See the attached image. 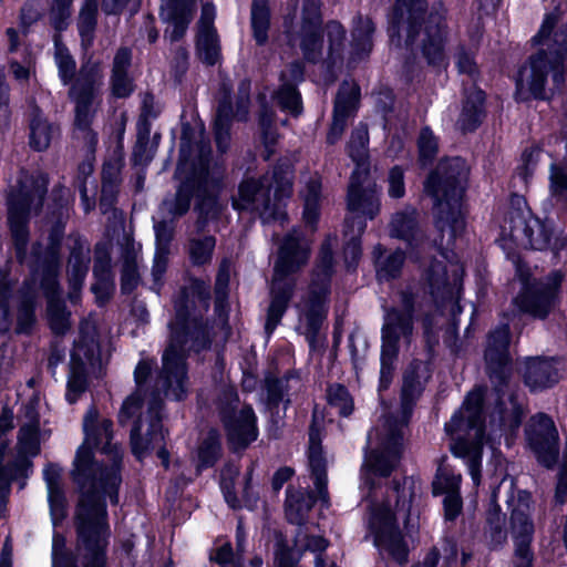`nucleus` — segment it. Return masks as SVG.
Listing matches in <instances>:
<instances>
[{
	"instance_id": "obj_28",
	"label": "nucleus",
	"mask_w": 567,
	"mask_h": 567,
	"mask_svg": "<svg viewBox=\"0 0 567 567\" xmlns=\"http://www.w3.org/2000/svg\"><path fill=\"white\" fill-rule=\"evenodd\" d=\"M463 268L456 262L449 261L443 265L442 261H434L425 270V280L427 281L431 293L451 292L461 282Z\"/></svg>"
},
{
	"instance_id": "obj_46",
	"label": "nucleus",
	"mask_w": 567,
	"mask_h": 567,
	"mask_svg": "<svg viewBox=\"0 0 567 567\" xmlns=\"http://www.w3.org/2000/svg\"><path fill=\"white\" fill-rule=\"evenodd\" d=\"M230 127V106L228 104L219 105L215 120L216 143L220 151L225 152L229 146Z\"/></svg>"
},
{
	"instance_id": "obj_26",
	"label": "nucleus",
	"mask_w": 567,
	"mask_h": 567,
	"mask_svg": "<svg viewBox=\"0 0 567 567\" xmlns=\"http://www.w3.org/2000/svg\"><path fill=\"white\" fill-rule=\"evenodd\" d=\"M359 97V90L354 84L343 83L338 92L333 121L328 134V142L333 144L342 135L347 118L355 111Z\"/></svg>"
},
{
	"instance_id": "obj_14",
	"label": "nucleus",
	"mask_w": 567,
	"mask_h": 567,
	"mask_svg": "<svg viewBox=\"0 0 567 567\" xmlns=\"http://www.w3.org/2000/svg\"><path fill=\"white\" fill-rule=\"evenodd\" d=\"M333 240L328 239L321 247L320 265L317 267L307 295L298 303L300 322L315 334L327 316L328 282L332 269Z\"/></svg>"
},
{
	"instance_id": "obj_62",
	"label": "nucleus",
	"mask_w": 567,
	"mask_h": 567,
	"mask_svg": "<svg viewBox=\"0 0 567 567\" xmlns=\"http://www.w3.org/2000/svg\"><path fill=\"white\" fill-rule=\"evenodd\" d=\"M86 275V267L78 261L75 265H73L71 274H70V286L72 288V292L70 293V299L72 302H75L78 299V291L82 287L83 280Z\"/></svg>"
},
{
	"instance_id": "obj_7",
	"label": "nucleus",
	"mask_w": 567,
	"mask_h": 567,
	"mask_svg": "<svg viewBox=\"0 0 567 567\" xmlns=\"http://www.w3.org/2000/svg\"><path fill=\"white\" fill-rule=\"evenodd\" d=\"M467 167L461 158L441 163L425 183V192L434 198L436 227L447 233L449 241L465 226L461 200L465 188Z\"/></svg>"
},
{
	"instance_id": "obj_63",
	"label": "nucleus",
	"mask_w": 567,
	"mask_h": 567,
	"mask_svg": "<svg viewBox=\"0 0 567 567\" xmlns=\"http://www.w3.org/2000/svg\"><path fill=\"white\" fill-rule=\"evenodd\" d=\"M444 509L447 519H454L461 512L462 501L458 492L444 493Z\"/></svg>"
},
{
	"instance_id": "obj_41",
	"label": "nucleus",
	"mask_w": 567,
	"mask_h": 567,
	"mask_svg": "<svg viewBox=\"0 0 567 567\" xmlns=\"http://www.w3.org/2000/svg\"><path fill=\"white\" fill-rule=\"evenodd\" d=\"M321 184L317 176L309 179L303 192L305 209L303 219L312 226L319 217V198H320Z\"/></svg>"
},
{
	"instance_id": "obj_60",
	"label": "nucleus",
	"mask_w": 567,
	"mask_h": 567,
	"mask_svg": "<svg viewBox=\"0 0 567 567\" xmlns=\"http://www.w3.org/2000/svg\"><path fill=\"white\" fill-rule=\"evenodd\" d=\"M167 262L168 249L166 247L157 248L152 268V275L157 287L161 285L162 277L166 271Z\"/></svg>"
},
{
	"instance_id": "obj_42",
	"label": "nucleus",
	"mask_w": 567,
	"mask_h": 567,
	"mask_svg": "<svg viewBox=\"0 0 567 567\" xmlns=\"http://www.w3.org/2000/svg\"><path fill=\"white\" fill-rule=\"evenodd\" d=\"M220 454L219 435L215 430H210L202 440L197 451V468L212 466Z\"/></svg>"
},
{
	"instance_id": "obj_34",
	"label": "nucleus",
	"mask_w": 567,
	"mask_h": 567,
	"mask_svg": "<svg viewBox=\"0 0 567 567\" xmlns=\"http://www.w3.org/2000/svg\"><path fill=\"white\" fill-rule=\"evenodd\" d=\"M374 25L369 18L359 17L354 22L351 41V59L358 61L365 58L372 50Z\"/></svg>"
},
{
	"instance_id": "obj_9",
	"label": "nucleus",
	"mask_w": 567,
	"mask_h": 567,
	"mask_svg": "<svg viewBox=\"0 0 567 567\" xmlns=\"http://www.w3.org/2000/svg\"><path fill=\"white\" fill-rule=\"evenodd\" d=\"M292 192L291 172L288 166L275 169L261 179H249L239 186L238 198L234 200L237 209H251L259 213L264 221L284 220L286 213L282 200Z\"/></svg>"
},
{
	"instance_id": "obj_53",
	"label": "nucleus",
	"mask_w": 567,
	"mask_h": 567,
	"mask_svg": "<svg viewBox=\"0 0 567 567\" xmlns=\"http://www.w3.org/2000/svg\"><path fill=\"white\" fill-rule=\"evenodd\" d=\"M326 37L328 41L329 55L333 56L334 54H338L342 48L346 37L343 27L337 21H330L326 25Z\"/></svg>"
},
{
	"instance_id": "obj_1",
	"label": "nucleus",
	"mask_w": 567,
	"mask_h": 567,
	"mask_svg": "<svg viewBox=\"0 0 567 567\" xmlns=\"http://www.w3.org/2000/svg\"><path fill=\"white\" fill-rule=\"evenodd\" d=\"M111 421L101 419L95 409L84 416L85 440L78 449L73 478L80 488L75 514L78 545L73 561L63 553L64 539L53 538V567H105L109 525L103 496L117 502L121 483L122 449L112 443Z\"/></svg>"
},
{
	"instance_id": "obj_40",
	"label": "nucleus",
	"mask_w": 567,
	"mask_h": 567,
	"mask_svg": "<svg viewBox=\"0 0 567 567\" xmlns=\"http://www.w3.org/2000/svg\"><path fill=\"white\" fill-rule=\"evenodd\" d=\"M216 240L210 235H197L189 239L188 256L192 264L202 266L210 262Z\"/></svg>"
},
{
	"instance_id": "obj_35",
	"label": "nucleus",
	"mask_w": 567,
	"mask_h": 567,
	"mask_svg": "<svg viewBox=\"0 0 567 567\" xmlns=\"http://www.w3.org/2000/svg\"><path fill=\"white\" fill-rule=\"evenodd\" d=\"M315 503L313 496L306 491H287L286 516L290 523L301 525Z\"/></svg>"
},
{
	"instance_id": "obj_48",
	"label": "nucleus",
	"mask_w": 567,
	"mask_h": 567,
	"mask_svg": "<svg viewBox=\"0 0 567 567\" xmlns=\"http://www.w3.org/2000/svg\"><path fill=\"white\" fill-rule=\"evenodd\" d=\"M365 225L363 220L351 221L350 227H346V236L349 240L344 248L346 261L349 265L355 264L361 255L360 241L358 237L363 233Z\"/></svg>"
},
{
	"instance_id": "obj_55",
	"label": "nucleus",
	"mask_w": 567,
	"mask_h": 567,
	"mask_svg": "<svg viewBox=\"0 0 567 567\" xmlns=\"http://www.w3.org/2000/svg\"><path fill=\"white\" fill-rule=\"evenodd\" d=\"M73 0H53L50 19L56 30H62L70 17Z\"/></svg>"
},
{
	"instance_id": "obj_59",
	"label": "nucleus",
	"mask_w": 567,
	"mask_h": 567,
	"mask_svg": "<svg viewBox=\"0 0 567 567\" xmlns=\"http://www.w3.org/2000/svg\"><path fill=\"white\" fill-rule=\"evenodd\" d=\"M32 64L33 62L30 55L24 56L21 62L11 60L10 71L17 81L23 83L27 82L31 76Z\"/></svg>"
},
{
	"instance_id": "obj_36",
	"label": "nucleus",
	"mask_w": 567,
	"mask_h": 567,
	"mask_svg": "<svg viewBox=\"0 0 567 567\" xmlns=\"http://www.w3.org/2000/svg\"><path fill=\"white\" fill-rule=\"evenodd\" d=\"M484 93L481 90H473L466 97L458 125L463 131H472L477 127L483 117Z\"/></svg>"
},
{
	"instance_id": "obj_18",
	"label": "nucleus",
	"mask_w": 567,
	"mask_h": 567,
	"mask_svg": "<svg viewBox=\"0 0 567 567\" xmlns=\"http://www.w3.org/2000/svg\"><path fill=\"white\" fill-rule=\"evenodd\" d=\"M319 24L318 0H306L299 19L293 13L292 17L288 16L285 20V25L291 38L295 35L300 38V45L308 60L317 59L323 45V40L318 32Z\"/></svg>"
},
{
	"instance_id": "obj_50",
	"label": "nucleus",
	"mask_w": 567,
	"mask_h": 567,
	"mask_svg": "<svg viewBox=\"0 0 567 567\" xmlns=\"http://www.w3.org/2000/svg\"><path fill=\"white\" fill-rule=\"evenodd\" d=\"M328 402L343 416L350 415L353 411V400L348 390L340 384H334L329 388Z\"/></svg>"
},
{
	"instance_id": "obj_5",
	"label": "nucleus",
	"mask_w": 567,
	"mask_h": 567,
	"mask_svg": "<svg viewBox=\"0 0 567 567\" xmlns=\"http://www.w3.org/2000/svg\"><path fill=\"white\" fill-rule=\"evenodd\" d=\"M420 370H424L422 363L413 365L404 375L400 420L385 419L369 433L368 447L371 453L365 457V467L373 475H389L399 462L403 449V427L409 421L412 403L422 390Z\"/></svg>"
},
{
	"instance_id": "obj_47",
	"label": "nucleus",
	"mask_w": 567,
	"mask_h": 567,
	"mask_svg": "<svg viewBox=\"0 0 567 567\" xmlns=\"http://www.w3.org/2000/svg\"><path fill=\"white\" fill-rule=\"evenodd\" d=\"M19 451L24 455L34 456L40 451L39 425L37 422H30L20 429Z\"/></svg>"
},
{
	"instance_id": "obj_12",
	"label": "nucleus",
	"mask_w": 567,
	"mask_h": 567,
	"mask_svg": "<svg viewBox=\"0 0 567 567\" xmlns=\"http://www.w3.org/2000/svg\"><path fill=\"white\" fill-rule=\"evenodd\" d=\"M482 403L483 392L481 390L470 392L463 406L453 415L445 426L446 431L450 433L468 430L471 441L460 439L454 443L452 450L456 456L466 460L470 474L476 486L481 482L480 464L484 435L481 419Z\"/></svg>"
},
{
	"instance_id": "obj_61",
	"label": "nucleus",
	"mask_w": 567,
	"mask_h": 567,
	"mask_svg": "<svg viewBox=\"0 0 567 567\" xmlns=\"http://www.w3.org/2000/svg\"><path fill=\"white\" fill-rule=\"evenodd\" d=\"M138 282L137 266L135 261L126 260L122 270V289L131 292Z\"/></svg>"
},
{
	"instance_id": "obj_15",
	"label": "nucleus",
	"mask_w": 567,
	"mask_h": 567,
	"mask_svg": "<svg viewBox=\"0 0 567 567\" xmlns=\"http://www.w3.org/2000/svg\"><path fill=\"white\" fill-rule=\"evenodd\" d=\"M412 306L406 302L404 309H392L385 316L382 329V352L379 391L386 390L392 382L394 361L401 344L410 343L412 326Z\"/></svg>"
},
{
	"instance_id": "obj_8",
	"label": "nucleus",
	"mask_w": 567,
	"mask_h": 567,
	"mask_svg": "<svg viewBox=\"0 0 567 567\" xmlns=\"http://www.w3.org/2000/svg\"><path fill=\"white\" fill-rule=\"evenodd\" d=\"M411 497L408 480L402 486L390 489L385 499L379 501L377 491L367 497L370 502L368 526L374 536V544L401 564L408 559V546L399 529L398 516L409 509Z\"/></svg>"
},
{
	"instance_id": "obj_33",
	"label": "nucleus",
	"mask_w": 567,
	"mask_h": 567,
	"mask_svg": "<svg viewBox=\"0 0 567 567\" xmlns=\"http://www.w3.org/2000/svg\"><path fill=\"white\" fill-rule=\"evenodd\" d=\"M309 465L315 476V485L319 498L323 502H327L326 465L321 454L319 436L313 426L311 427L309 434Z\"/></svg>"
},
{
	"instance_id": "obj_17",
	"label": "nucleus",
	"mask_w": 567,
	"mask_h": 567,
	"mask_svg": "<svg viewBox=\"0 0 567 567\" xmlns=\"http://www.w3.org/2000/svg\"><path fill=\"white\" fill-rule=\"evenodd\" d=\"M102 78L100 63L87 61L81 68L79 78L71 89V95L75 101V124L81 130H86L91 123Z\"/></svg>"
},
{
	"instance_id": "obj_16",
	"label": "nucleus",
	"mask_w": 567,
	"mask_h": 567,
	"mask_svg": "<svg viewBox=\"0 0 567 567\" xmlns=\"http://www.w3.org/2000/svg\"><path fill=\"white\" fill-rule=\"evenodd\" d=\"M503 240H513L517 246L545 249L549 243V233L544 224L527 207L512 208L501 225Z\"/></svg>"
},
{
	"instance_id": "obj_54",
	"label": "nucleus",
	"mask_w": 567,
	"mask_h": 567,
	"mask_svg": "<svg viewBox=\"0 0 567 567\" xmlns=\"http://www.w3.org/2000/svg\"><path fill=\"white\" fill-rule=\"evenodd\" d=\"M417 145L420 151V158L423 163L431 161L435 156L437 151V143L433 133L429 128L421 131Z\"/></svg>"
},
{
	"instance_id": "obj_6",
	"label": "nucleus",
	"mask_w": 567,
	"mask_h": 567,
	"mask_svg": "<svg viewBox=\"0 0 567 567\" xmlns=\"http://www.w3.org/2000/svg\"><path fill=\"white\" fill-rule=\"evenodd\" d=\"M175 302V319L169 323V342L163 354V368L157 379V390L166 396L182 400L187 391L185 368L186 349L195 347L200 329L196 318H190L188 295Z\"/></svg>"
},
{
	"instance_id": "obj_13",
	"label": "nucleus",
	"mask_w": 567,
	"mask_h": 567,
	"mask_svg": "<svg viewBox=\"0 0 567 567\" xmlns=\"http://www.w3.org/2000/svg\"><path fill=\"white\" fill-rule=\"evenodd\" d=\"M516 274L523 286L515 299L516 305L534 318L545 319L559 302L564 275L555 270L532 281L530 269L520 261L516 262Z\"/></svg>"
},
{
	"instance_id": "obj_10",
	"label": "nucleus",
	"mask_w": 567,
	"mask_h": 567,
	"mask_svg": "<svg viewBox=\"0 0 567 567\" xmlns=\"http://www.w3.org/2000/svg\"><path fill=\"white\" fill-rule=\"evenodd\" d=\"M309 244L298 233L286 237L279 248L271 285L272 300L268 309L266 330L271 332L286 311L295 286L292 276L308 261Z\"/></svg>"
},
{
	"instance_id": "obj_57",
	"label": "nucleus",
	"mask_w": 567,
	"mask_h": 567,
	"mask_svg": "<svg viewBox=\"0 0 567 567\" xmlns=\"http://www.w3.org/2000/svg\"><path fill=\"white\" fill-rule=\"evenodd\" d=\"M156 144L151 143L146 134L140 135L134 148V157L141 164H147L154 157Z\"/></svg>"
},
{
	"instance_id": "obj_45",
	"label": "nucleus",
	"mask_w": 567,
	"mask_h": 567,
	"mask_svg": "<svg viewBox=\"0 0 567 567\" xmlns=\"http://www.w3.org/2000/svg\"><path fill=\"white\" fill-rule=\"evenodd\" d=\"M96 11L97 0H85V4L79 17V31L82 38V44L85 48L90 47L92 43Z\"/></svg>"
},
{
	"instance_id": "obj_29",
	"label": "nucleus",
	"mask_w": 567,
	"mask_h": 567,
	"mask_svg": "<svg viewBox=\"0 0 567 567\" xmlns=\"http://www.w3.org/2000/svg\"><path fill=\"white\" fill-rule=\"evenodd\" d=\"M512 528L515 540V554L518 559L517 567H530L529 544L533 534V524L523 508H515L512 513Z\"/></svg>"
},
{
	"instance_id": "obj_2",
	"label": "nucleus",
	"mask_w": 567,
	"mask_h": 567,
	"mask_svg": "<svg viewBox=\"0 0 567 567\" xmlns=\"http://www.w3.org/2000/svg\"><path fill=\"white\" fill-rule=\"evenodd\" d=\"M45 193L47 182L43 177L37 179L25 177L21 181L19 189L9 197L8 224L19 260L30 267L34 285L39 286L48 298V317L52 330L63 333L70 326V315L63 303L55 298L60 266L59 243L62 230L60 228L53 230L51 241L44 251L38 244L32 247L30 256L25 251L29 236L28 220L41 209Z\"/></svg>"
},
{
	"instance_id": "obj_27",
	"label": "nucleus",
	"mask_w": 567,
	"mask_h": 567,
	"mask_svg": "<svg viewBox=\"0 0 567 567\" xmlns=\"http://www.w3.org/2000/svg\"><path fill=\"white\" fill-rule=\"evenodd\" d=\"M524 379L532 391L544 390L559 381L560 368L553 359L529 358L526 360Z\"/></svg>"
},
{
	"instance_id": "obj_20",
	"label": "nucleus",
	"mask_w": 567,
	"mask_h": 567,
	"mask_svg": "<svg viewBox=\"0 0 567 567\" xmlns=\"http://www.w3.org/2000/svg\"><path fill=\"white\" fill-rule=\"evenodd\" d=\"M159 403L154 402L148 408L147 420H140L131 434L133 453L142 458L150 450L158 449V457L167 465V452L163 449L165 433L159 419Z\"/></svg>"
},
{
	"instance_id": "obj_64",
	"label": "nucleus",
	"mask_w": 567,
	"mask_h": 567,
	"mask_svg": "<svg viewBox=\"0 0 567 567\" xmlns=\"http://www.w3.org/2000/svg\"><path fill=\"white\" fill-rule=\"evenodd\" d=\"M141 396L138 392L134 393L130 398H127L120 412V422L124 423L130 417H132L135 412L140 409Z\"/></svg>"
},
{
	"instance_id": "obj_25",
	"label": "nucleus",
	"mask_w": 567,
	"mask_h": 567,
	"mask_svg": "<svg viewBox=\"0 0 567 567\" xmlns=\"http://www.w3.org/2000/svg\"><path fill=\"white\" fill-rule=\"evenodd\" d=\"M214 19V6L204 4L198 29L197 52L202 61L210 65L215 64L220 55L218 38L213 27Z\"/></svg>"
},
{
	"instance_id": "obj_49",
	"label": "nucleus",
	"mask_w": 567,
	"mask_h": 567,
	"mask_svg": "<svg viewBox=\"0 0 567 567\" xmlns=\"http://www.w3.org/2000/svg\"><path fill=\"white\" fill-rule=\"evenodd\" d=\"M461 475L454 474L446 466L441 465L433 482L434 494L458 492Z\"/></svg>"
},
{
	"instance_id": "obj_37",
	"label": "nucleus",
	"mask_w": 567,
	"mask_h": 567,
	"mask_svg": "<svg viewBox=\"0 0 567 567\" xmlns=\"http://www.w3.org/2000/svg\"><path fill=\"white\" fill-rule=\"evenodd\" d=\"M329 543L319 535H312L308 528L299 527L295 536V547L298 550H309L316 555L315 567H326V559L322 553Z\"/></svg>"
},
{
	"instance_id": "obj_24",
	"label": "nucleus",
	"mask_w": 567,
	"mask_h": 567,
	"mask_svg": "<svg viewBox=\"0 0 567 567\" xmlns=\"http://www.w3.org/2000/svg\"><path fill=\"white\" fill-rule=\"evenodd\" d=\"M195 0H162L161 16L167 23L165 37L178 41L185 33L194 10Z\"/></svg>"
},
{
	"instance_id": "obj_23",
	"label": "nucleus",
	"mask_w": 567,
	"mask_h": 567,
	"mask_svg": "<svg viewBox=\"0 0 567 567\" xmlns=\"http://www.w3.org/2000/svg\"><path fill=\"white\" fill-rule=\"evenodd\" d=\"M221 413L229 442L235 449L245 447L256 440V417L251 408L243 406L237 411L229 406Z\"/></svg>"
},
{
	"instance_id": "obj_56",
	"label": "nucleus",
	"mask_w": 567,
	"mask_h": 567,
	"mask_svg": "<svg viewBox=\"0 0 567 567\" xmlns=\"http://www.w3.org/2000/svg\"><path fill=\"white\" fill-rule=\"evenodd\" d=\"M212 559L215 560L220 567H241V558L235 556L230 544H223L212 555Z\"/></svg>"
},
{
	"instance_id": "obj_4",
	"label": "nucleus",
	"mask_w": 567,
	"mask_h": 567,
	"mask_svg": "<svg viewBox=\"0 0 567 567\" xmlns=\"http://www.w3.org/2000/svg\"><path fill=\"white\" fill-rule=\"evenodd\" d=\"M426 0H396L391 42L400 47L420 48L429 64L443 66L446 61V44L450 32L445 24L444 9L433 7L425 11Z\"/></svg>"
},
{
	"instance_id": "obj_58",
	"label": "nucleus",
	"mask_w": 567,
	"mask_h": 567,
	"mask_svg": "<svg viewBox=\"0 0 567 567\" xmlns=\"http://www.w3.org/2000/svg\"><path fill=\"white\" fill-rule=\"evenodd\" d=\"M388 194L391 198H401L405 194L404 175L403 171L399 167H393L388 177Z\"/></svg>"
},
{
	"instance_id": "obj_52",
	"label": "nucleus",
	"mask_w": 567,
	"mask_h": 567,
	"mask_svg": "<svg viewBox=\"0 0 567 567\" xmlns=\"http://www.w3.org/2000/svg\"><path fill=\"white\" fill-rule=\"evenodd\" d=\"M55 61L62 81L65 84L69 83L74 75L75 62L69 51L58 40H55Z\"/></svg>"
},
{
	"instance_id": "obj_32",
	"label": "nucleus",
	"mask_w": 567,
	"mask_h": 567,
	"mask_svg": "<svg viewBox=\"0 0 567 567\" xmlns=\"http://www.w3.org/2000/svg\"><path fill=\"white\" fill-rule=\"evenodd\" d=\"M43 475L48 486L52 520L56 524L65 516V498L60 486L61 470L56 465H48Z\"/></svg>"
},
{
	"instance_id": "obj_3",
	"label": "nucleus",
	"mask_w": 567,
	"mask_h": 567,
	"mask_svg": "<svg viewBox=\"0 0 567 567\" xmlns=\"http://www.w3.org/2000/svg\"><path fill=\"white\" fill-rule=\"evenodd\" d=\"M532 43L537 52L519 69L516 78V96L520 101L548 99L565 82L567 24L558 7L545 14Z\"/></svg>"
},
{
	"instance_id": "obj_31",
	"label": "nucleus",
	"mask_w": 567,
	"mask_h": 567,
	"mask_svg": "<svg viewBox=\"0 0 567 567\" xmlns=\"http://www.w3.org/2000/svg\"><path fill=\"white\" fill-rule=\"evenodd\" d=\"M131 59L132 53L125 48L120 49L114 56L111 86L116 97H126L133 92V80L128 75Z\"/></svg>"
},
{
	"instance_id": "obj_43",
	"label": "nucleus",
	"mask_w": 567,
	"mask_h": 567,
	"mask_svg": "<svg viewBox=\"0 0 567 567\" xmlns=\"http://www.w3.org/2000/svg\"><path fill=\"white\" fill-rule=\"evenodd\" d=\"M251 27L254 35L259 44L267 40V31L269 27V10L267 0H254L251 7Z\"/></svg>"
},
{
	"instance_id": "obj_22",
	"label": "nucleus",
	"mask_w": 567,
	"mask_h": 567,
	"mask_svg": "<svg viewBox=\"0 0 567 567\" xmlns=\"http://www.w3.org/2000/svg\"><path fill=\"white\" fill-rule=\"evenodd\" d=\"M558 434L550 417L538 414L533 419V430L528 433L529 445L540 464L551 467L558 457Z\"/></svg>"
},
{
	"instance_id": "obj_44",
	"label": "nucleus",
	"mask_w": 567,
	"mask_h": 567,
	"mask_svg": "<svg viewBox=\"0 0 567 567\" xmlns=\"http://www.w3.org/2000/svg\"><path fill=\"white\" fill-rule=\"evenodd\" d=\"M30 131V145L37 151L45 150L52 137V127L41 114L33 115Z\"/></svg>"
},
{
	"instance_id": "obj_19",
	"label": "nucleus",
	"mask_w": 567,
	"mask_h": 567,
	"mask_svg": "<svg viewBox=\"0 0 567 567\" xmlns=\"http://www.w3.org/2000/svg\"><path fill=\"white\" fill-rule=\"evenodd\" d=\"M369 173L364 176L361 172L354 171L348 192V208L352 214L346 219L347 228L351 221L362 220L361 217L372 219L380 210V199L374 183L368 178Z\"/></svg>"
},
{
	"instance_id": "obj_11",
	"label": "nucleus",
	"mask_w": 567,
	"mask_h": 567,
	"mask_svg": "<svg viewBox=\"0 0 567 567\" xmlns=\"http://www.w3.org/2000/svg\"><path fill=\"white\" fill-rule=\"evenodd\" d=\"M508 344L509 328L507 324H503L488 336L485 361L489 379L495 386L496 406L501 423L509 427H518L522 421V408L513 394L504 390V388H507V379L512 370Z\"/></svg>"
},
{
	"instance_id": "obj_30",
	"label": "nucleus",
	"mask_w": 567,
	"mask_h": 567,
	"mask_svg": "<svg viewBox=\"0 0 567 567\" xmlns=\"http://www.w3.org/2000/svg\"><path fill=\"white\" fill-rule=\"evenodd\" d=\"M390 235L406 241L411 258H417L414 249L421 245L423 237L417 230L416 212L413 208H406L393 216Z\"/></svg>"
},
{
	"instance_id": "obj_38",
	"label": "nucleus",
	"mask_w": 567,
	"mask_h": 567,
	"mask_svg": "<svg viewBox=\"0 0 567 567\" xmlns=\"http://www.w3.org/2000/svg\"><path fill=\"white\" fill-rule=\"evenodd\" d=\"M368 130L361 125L357 127L351 135L349 143V155L355 162V171L361 172L364 176L368 174L369 168L367 164L368 158Z\"/></svg>"
},
{
	"instance_id": "obj_21",
	"label": "nucleus",
	"mask_w": 567,
	"mask_h": 567,
	"mask_svg": "<svg viewBox=\"0 0 567 567\" xmlns=\"http://www.w3.org/2000/svg\"><path fill=\"white\" fill-rule=\"evenodd\" d=\"M99 353V344L94 336L83 334L75 342L71 354V374L68 381L66 400L73 404L86 389L84 364L95 359Z\"/></svg>"
},
{
	"instance_id": "obj_51",
	"label": "nucleus",
	"mask_w": 567,
	"mask_h": 567,
	"mask_svg": "<svg viewBox=\"0 0 567 567\" xmlns=\"http://www.w3.org/2000/svg\"><path fill=\"white\" fill-rule=\"evenodd\" d=\"M277 100L284 111L298 115L301 112L300 95L290 84H284L277 93Z\"/></svg>"
},
{
	"instance_id": "obj_39",
	"label": "nucleus",
	"mask_w": 567,
	"mask_h": 567,
	"mask_svg": "<svg viewBox=\"0 0 567 567\" xmlns=\"http://www.w3.org/2000/svg\"><path fill=\"white\" fill-rule=\"evenodd\" d=\"M373 254L380 279H390L399 275L404 261V254L401 250L383 256L382 248L378 246L374 248Z\"/></svg>"
}]
</instances>
